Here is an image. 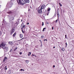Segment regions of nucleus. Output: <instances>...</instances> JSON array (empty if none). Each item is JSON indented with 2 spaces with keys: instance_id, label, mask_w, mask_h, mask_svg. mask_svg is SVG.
Instances as JSON below:
<instances>
[{
  "instance_id": "obj_28",
  "label": "nucleus",
  "mask_w": 74,
  "mask_h": 74,
  "mask_svg": "<svg viewBox=\"0 0 74 74\" xmlns=\"http://www.w3.org/2000/svg\"><path fill=\"white\" fill-rule=\"evenodd\" d=\"M32 56H35V57H37V56H35V55L34 54H32Z\"/></svg>"
},
{
  "instance_id": "obj_36",
  "label": "nucleus",
  "mask_w": 74,
  "mask_h": 74,
  "mask_svg": "<svg viewBox=\"0 0 74 74\" xmlns=\"http://www.w3.org/2000/svg\"><path fill=\"white\" fill-rule=\"evenodd\" d=\"M21 29H22V30H23V27H21Z\"/></svg>"
},
{
  "instance_id": "obj_5",
  "label": "nucleus",
  "mask_w": 74,
  "mask_h": 74,
  "mask_svg": "<svg viewBox=\"0 0 74 74\" xmlns=\"http://www.w3.org/2000/svg\"><path fill=\"white\" fill-rule=\"evenodd\" d=\"M7 58L6 57H5L3 60V62H4L7 61Z\"/></svg>"
},
{
  "instance_id": "obj_44",
  "label": "nucleus",
  "mask_w": 74,
  "mask_h": 74,
  "mask_svg": "<svg viewBox=\"0 0 74 74\" xmlns=\"http://www.w3.org/2000/svg\"><path fill=\"white\" fill-rule=\"evenodd\" d=\"M47 24H49V23L47 22Z\"/></svg>"
},
{
  "instance_id": "obj_47",
  "label": "nucleus",
  "mask_w": 74,
  "mask_h": 74,
  "mask_svg": "<svg viewBox=\"0 0 74 74\" xmlns=\"http://www.w3.org/2000/svg\"><path fill=\"white\" fill-rule=\"evenodd\" d=\"M45 41H47V39H45Z\"/></svg>"
},
{
  "instance_id": "obj_3",
  "label": "nucleus",
  "mask_w": 74,
  "mask_h": 74,
  "mask_svg": "<svg viewBox=\"0 0 74 74\" xmlns=\"http://www.w3.org/2000/svg\"><path fill=\"white\" fill-rule=\"evenodd\" d=\"M38 13H41L42 12V9L40 8V7H39L38 10Z\"/></svg>"
},
{
  "instance_id": "obj_48",
  "label": "nucleus",
  "mask_w": 74,
  "mask_h": 74,
  "mask_svg": "<svg viewBox=\"0 0 74 74\" xmlns=\"http://www.w3.org/2000/svg\"><path fill=\"white\" fill-rule=\"evenodd\" d=\"M23 71H25V70H23Z\"/></svg>"
},
{
  "instance_id": "obj_40",
  "label": "nucleus",
  "mask_w": 74,
  "mask_h": 74,
  "mask_svg": "<svg viewBox=\"0 0 74 74\" xmlns=\"http://www.w3.org/2000/svg\"><path fill=\"white\" fill-rule=\"evenodd\" d=\"M30 11V9H29L28 10V11Z\"/></svg>"
},
{
  "instance_id": "obj_12",
  "label": "nucleus",
  "mask_w": 74,
  "mask_h": 74,
  "mask_svg": "<svg viewBox=\"0 0 74 74\" xmlns=\"http://www.w3.org/2000/svg\"><path fill=\"white\" fill-rule=\"evenodd\" d=\"M13 4V3L12 2H10L9 3V5H12Z\"/></svg>"
},
{
  "instance_id": "obj_10",
  "label": "nucleus",
  "mask_w": 74,
  "mask_h": 74,
  "mask_svg": "<svg viewBox=\"0 0 74 74\" xmlns=\"http://www.w3.org/2000/svg\"><path fill=\"white\" fill-rule=\"evenodd\" d=\"M19 36L20 37V38H22L23 37V35L21 34H19Z\"/></svg>"
},
{
  "instance_id": "obj_16",
  "label": "nucleus",
  "mask_w": 74,
  "mask_h": 74,
  "mask_svg": "<svg viewBox=\"0 0 74 74\" xmlns=\"http://www.w3.org/2000/svg\"><path fill=\"white\" fill-rule=\"evenodd\" d=\"M50 10H51V8H48V9H47L48 11H49Z\"/></svg>"
},
{
  "instance_id": "obj_35",
  "label": "nucleus",
  "mask_w": 74,
  "mask_h": 74,
  "mask_svg": "<svg viewBox=\"0 0 74 74\" xmlns=\"http://www.w3.org/2000/svg\"><path fill=\"white\" fill-rule=\"evenodd\" d=\"M67 36V35H65V38H66V37Z\"/></svg>"
},
{
  "instance_id": "obj_15",
  "label": "nucleus",
  "mask_w": 74,
  "mask_h": 74,
  "mask_svg": "<svg viewBox=\"0 0 74 74\" xmlns=\"http://www.w3.org/2000/svg\"><path fill=\"white\" fill-rule=\"evenodd\" d=\"M9 43L10 44V45H12V42H9Z\"/></svg>"
},
{
  "instance_id": "obj_33",
  "label": "nucleus",
  "mask_w": 74,
  "mask_h": 74,
  "mask_svg": "<svg viewBox=\"0 0 74 74\" xmlns=\"http://www.w3.org/2000/svg\"><path fill=\"white\" fill-rule=\"evenodd\" d=\"M27 46H28V44H26V45H25V47H27Z\"/></svg>"
},
{
  "instance_id": "obj_6",
  "label": "nucleus",
  "mask_w": 74,
  "mask_h": 74,
  "mask_svg": "<svg viewBox=\"0 0 74 74\" xmlns=\"http://www.w3.org/2000/svg\"><path fill=\"white\" fill-rule=\"evenodd\" d=\"M45 5L43 4L40 8H41L42 10L43 9H44V7H45Z\"/></svg>"
},
{
  "instance_id": "obj_46",
  "label": "nucleus",
  "mask_w": 74,
  "mask_h": 74,
  "mask_svg": "<svg viewBox=\"0 0 74 74\" xmlns=\"http://www.w3.org/2000/svg\"><path fill=\"white\" fill-rule=\"evenodd\" d=\"M47 15H48V13H47Z\"/></svg>"
},
{
  "instance_id": "obj_13",
  "label": "nucleus",
  "mask_w": 74,
  "mask_h": 74,
  "mask_svg": "<svg viewBox=\"0 0 74 74\" xmlns=\"http://www.w3.org/2000/svg\"><path fill=\"white\" fill-rule=\"evenodd\" d=\"M31 52H29V54L28 55V56H29V55H31Z\"/></svg>"
},
{
  "instance_id": "obj_9",
  "label": "nucleus",
  "mask_w": 74,
  "mask_h": 74,
  "mask_svg": "<svg viewBox=\"0 0 74 74\" xmlns=\"http://www.w3.org/2000/svg\"><path fill=\"white\" fill-rule=\"evenodd\" d=\"M17 1L18 3V4H19L20 2H21L22 1V0H16Z\"/></svg>"
},
{
  "instance_id": "obj_11",
  "label": "nucleus",
  "mask_w": 74,
  "mask_h": 74,
  "mask_svg": "<svg viewBox=\"0 0 74 74\" xmlns=\"http://www.w3.org/2000/svg\"><path fill=\"white\" fill-rule=\"evenodd\" d=\"M57 14L58 18H59V17L60 16V15L59 14V12H57Z\"/></svg>"
},
{
  "instance_id": "obj_30",
  "label": "nucleus",
  "mask_w": 74,
  "mask_h": 74,
  "mask_svg": "<svg viewBox=\"0 0 74 74\" xmlns=\"http://www.w3.org/2000/svg\"><path fill=\"white\" fill-rule=\"evenodd\" d=\"M25 27V25H24L22 27L23 28H24V27Z\"/></svg>"
},
{
  "instance_id": "obj_20",
  "label": "nucleus",
  "mask_w": 74,
  "mask_h": 74,
  "mask_svg": "<svg viewBox=\"0 0 74 74\" xmlns=\"http://www.w3.org/2000/svg\"><path fill=\"white\" fill-rule=\"evenodd\" d=\"M62 51H64V48H62Z\"/></svg>"
},
{
  "instance_id": "obj_21",
  "label": "nucleus",
  "mask_w": 74,
  "mask_h": 74,
  "mask_svg": "<svg viewBox=\"0 0 74 74\" xmlns=\"http://www.w3.org/2000/svg\"><path fill=\"white\" fill-rule=\"evenodd\" d=\"M8 14H11V13H12V12L11 11L9 12H8Z\"/></svg>"
},
{
  "instance_id": "obj_1",
  "label": "nucleus",
  "mask_w": 74,
  "mask_h": 74,
  "mask_svg": "<svg viewBox=\"0 0 74 74\" xmlns=\"http://www.w3.org/2000/svg\"><path fill=\"white\" fill-rule=\"evenodd\" d=\"M30 1L29 0H21V1L19 3L21 5H24L25 3H29Z\"/></svg>"
},
{
  "instance_id": "obj_8",
  "label": "nucleus",
  "mask_w": 74,
  "mask_h": 74,
  "mask_svg": "<svg viewBox=\"0 0 74 74\" xmlns=\"http://www.w3.org/2000/svg\"><path fill=\"white\" fill-rule=\"evenodd\" d=\"M16 32L12 36L13 37H15V35H16Z\"/></svg>"
},
{
  "instance_id": "obj_2",
  "label": "nucleus",
  "mask_w": 74,
  "mask_h": 74,
  "mask_svg": "<svg viewBox=\"0 0 74 74\" xmlns=\"http://www.w3.org/2000/svg\"><path fill=\"white\" fill-rule=\"evenodd\" d=\"M6 45V44L4 42H2L1 44L0 45V47H5Z\"/></svg>"
},
{
  "instance_id": "obj_4",
  "label": "nucleus",
  "mask_w": 74,
  "mask_h": 74,
  "mask_svg": "<svg viewBox=\"0 0 74 74\" xmlns=\"http://www.w3.org/2000/svg\"><path fill=\"white\" fill-rule=\"evenodd\" d=\"M15 32V29L14 28H12L10 31V34H12Z\"/></svg>"
},
{
  "instance_id": "obj_49",
  "label": "nucleus",
  "mask_w": 74,
  "mask_h": 74,
  "mask_svg": "<svg viewBox=\"0 0 74 74\" xmlns=\"http://www.w3.org/2000/svg\"><path fill=\"white\" fill-rule=\"evenodd\" d=\"M3 69H2L1 70H3Z\"/></svg>"
},
{
  "instance_id": "obj_32",
  "label": "nucleus",
  "mask_w": 74,
  "mask_h": 74,
  "mask_svg": "<svg viewBox=\"0 0 74 74\" xmlns=\"http://www.w3.org/2000/svg\"><path fill=\"white\" fill-rule=\"evenodd\" d=\"M23 39H25V38H23L22 39H21V40H23Z\"/></svg>"
},
{
  "instance_id": "obj_50",
  "label": "nucleus",
  "mask_w": 74,
  "mask_h": 74,
  "mask_svg": "<svg viewBox=\"0 0 74 74\" xmlns=\"http://www.w3.org/2000/svg\"><path fill=\"white\" fill-rule=\"evenodd\" d=\"M44 41H45V39L44 40Z\"/></svg>"
},
{
  "instance_id": "obj_37",
  "label": "nucleus",
  "mask_w": 74,
  "mask_h": 74,
  "mask_svg": "<svg viewBox=\"0 0 74 74\" xmlns=\"http://www.w3.org/2000/svg\"><path fill=\"white\" fill-rule=\"evenodd\" d=\"M27 25H29V23H27Z\"/></svg>"
},
{
  "instance_id": "obj_19",
  "label": "nucleus",
  "mask_w": 74,
  "mask_h": 74,
  "mask_svg": "<svg viewBox=\"0 0 74 74\" xmlns=\"http://www.w3.org/2000/svg\"><path fill=\"white\" fill-rule=\"evenodd\" d=\"M16 49H17V47H16L14 49V51H15Z\"/></svg>"
},
{
  "instance_id": "obj_51",
  "label": "nucleus",
  "mask_w": 74,
  "mask_h": 74,
  "mask_svg": "<svg viewBox=\"0 0 74 74\" xmlns=\"http://www.w3.org/2000/svg\"><path fill=\"white\" fill-rule=\"evenodd\" d=\"M48 13H49V12H47Z\"/></svg>"
},
{
  "instance_id": "obj_7",
  "label": "nucleus",
  "mask_w": 74,
  "mask_h": 74,
  "mask_svg": "<svg viewBox=\"0 0 74 74\" xmlns=\"http://www.w3.org/2000/svg\"><path fill=\"white\" fill-rule=\"evenodd\" d=\"M1 47L3 49H8V47H3L2 46Z\"/></svg>"
},
{
  "instance_id": "obj_39",
  "label": "nucleus",
  "mask_w": 74,
  "mask_h": 74,
  "mask_svg": "<svg viewBox=\"0 0 74 74\" xmlns=\"http://www.w3.org/2000/svg\"><path fill=\"white\" fill-rule=\"evenodd\" d=\"M53 67H55V65H53Z\"/></svg>"
},
{
  "instance_id": "obj_27",
  "label": "nucleus",
  "mask_w": 74,
  "mask_h": 74,
  "mask_svg": "<svg viewBox=\"0 0 74 74\" xmlns=\"http://www.w3.org/2000/svg\"><path fill=\"white\" fill-rule=\"evenodd\" d=\"M21 31L23 33H25V32L23 31V29H22Z\"/></svg>"
},
{
  "instance_id": "obj_52",
  "label": "nucleus",
  "mask_w": 74,
  "mask_h": 74,
  "mask_svg": "<svg viewBox=\"0 0 74 74\" xmlns=\"http://www.w3.org/2000/svg\"><path fill=\"white\" fill-rule=\"evenodd\" d=\"M12 20H14V18H13V19H12Z\"/></svg>"
},
{
  "instance_id": "obj_22",
  "label": "nucleus",
  "mask_w": 74,
  "mask_h": 74,
  "mask_svg": "<svg viewBox=\"0 0 74 74\" xmlns=\"http://www.w3.org/2000/svg\"><path fill=\"white\" fill-rule=\"evenodd\" d=\"M59 5H60V6L61 7L62 6V4H61V3H59Z\"/></svg>"
},
{
  "instance_id": "obj_25",
  "label": "nucleus",
  "mask_w": 74,
  "mask_h": 74,
  "mask_svg": "<svg viewBox=\"0 0 74 74\" xmlns=\"http://www.w3.org/2000/svg\"><path fill=\"white\" fill-rule=\"evenodd\" d=\"M26 63H29V61L28 60H26Z\"/></svg>"
},
{
  "instance_id": "obj_45",
  "label": "nucleus",
  "mask_w": 74,
  "mask_h": 74,
  "mask_svg": "<svg viewBox=\"0 0 74 74\" xmlns=\"http://www.w3.org/2000/svg\"><path fill=\"white\" fill-rule=\"evenodd\" d=\"M22 21H23V19H21V22H22Z\"/></svg>"
},
{
  "instance_id": "obj_41",
  "label": "nucleus",
  "mask_w": 74,
  "mask_h": 74,
  "mask_svg": "<svg viewBox=\"0 0 74 74\" xmlns=\"http://www.w3.org/2000/svg\"><path fill=\"white\" fill-rule=\"evenodd\" d=\"M52 29H53V26L52 27Z\"/></svg>"
},
{
  "instance_id": "obj_23",
  "label": "nucleus",
  "mask_w": 74,
  "mask_h": 74,
  "mask_svg": "<svg viewBox=\"0 0 74 74\" xmlns=\"http://www.w3.org/2000/svg\"><path fill=\"white\" fill-rule=\"evenodd\" d=\"M19 55H22V52H19Z\"/></svg>"
},
{
  "instance_id": "obj_24",
  "label": "nucleus",
  "mask_w": 74,
  "mask_h": 74,
  "mask_svg": "<svg viewBox=\"0 0 74 74\" xmlns=\"http://www.w3.org/2000/svg\"><path fill=\"white\" fill-rule=\"evenodd\" d=\"M2 34V32L0 31V36H1Z\"/></svg>"
},
{
  "instance_id": "obj_43",
  "label": "nucleus",
  "mask_w": 74,
  "mask_h": 74,
  "mask_svg": "<svg viewBox=\"0 0 74 74\" xmlns=\"http://www.w3.org/2000/svg\"><path fill=\"white\" fill-rule=\"evenodd\" d=\"M53 48H55V47H53Z\"/></svg>"
},
{
  "instance_id": "obj_38",
  "label": "nucleus",
  "mask_w": 74,
  "mask_h": 74,
  "mask_svg": "<svg viewBox=\"0 0 74 74\" xmlns=\"http://www.w3.org/2000/svg\"><path fill=\"white\" fill-rule=\"evenodd\" d=\"M23 23H22V25H21V26H23Z\"/></svg>"
},
{
  "instance_id": "obj_29",
  "label": "nucleus",
  "mask_w": 74,
  "mask_h": 74,
  "mask_svg": "<svg viewBox=\"0 0 74 74\" xmlns=\"http://www.w3.org/2000/svg\"><path fill=\"white\" fill-rule=\"evenodd\" d=\"M42 26H44V22H42Z\"/></svg>"
},
{
  "instance_id": "obj_17",
  "label": "nucleus",
  "mask_w": 74,
  "mask_h": 74,
  "mask_svg": "<svg viewBox=\"0 0 74 74\" xmlns=\"http://www.w3.org/2000/svg\"><path fill=\"white\" fill-rule=\"evenodd\" d=\"M58 20L57 19L56 21H55L54 22H55L56 23H57V22H58Z\"/></svg>"
},
{
  "instance_id": "obj_34",
  "label": "nucleus",
  "mask_w": 74,
  "mask_h": 74,
  "mask_svg": "<svg viewBox=\"0 0 74 74\" xmlns=\"http://www.w3.org/2000/svg\"><path fill=\"white\" fill-rule=\"evenodd\" d=\"M39 41H40L41 43H42V42H41V40H40Z\"/></svg>"
},
{
  "instance_id": "obj_14",
  "label": "nucleus",
  "mask_w": 74,
  "mask_h": 74,
  "mask_svg": "<svg viewBox=\"0 0 74 74\" xmlns=\"http://www.w3.org/2000/svg\"><path fill=\"white\" fill-rule=\"evenodd\" d=\"M7 70V66H5V70Z\"/></svg>"
},
{
  "instance_id": "obj_18",
  "label": "nucleus",
  "mask_w": 74,
  "mask_h": 74,
  "mask_svg": "<svg viewBox=\"0 0 74 74\" xmlns=\"http://www.w3.org/2000/svg\"><path fill=\"white\" fill-rule=\"evenodd\" d=\"M45 29H46V28H44L43 29V30L42 31V32H44V30H45Z\"/></svg>"
},
{
  "instance_id": "obj_26",
  "label": "nucleus",
  "mask_w": 74,
  "mask_h": 74,
  "mask_svg": "<svg viewBox=\"0 0 74 74\" xmlns=\"http://www.w3.org/2000/svg\"><path fill=\"white\" fill-rule=\"evenodd\" d=\"M44 36L43 35H42L41 37V38H44Z\"/></svg>"
},
{
  "instance_id": "obj_42",
  "label": "nucleus",
  "mask_w": 74,
  "mask_h": 74,
  "mask_svg": "<svg viewBox=\"0 0 74 74\" xmlns=\"http://www.w3.org/2000/svg\"><path fill=\"white\" fill-rule=\"evenodd\" d=\"M23 70V69H21V71H22Z\"/></svg>"
},
{
  "instance_id": "obj_31",
  "label": "nucleus",
  "mask_w": 74,
  "mask_h": 74,
  "mask_svg": "<svg viewBox=\"0 0 74 74\" xmlns=\"http://www.w3.org/2000/svg\"><path fill=\"white\" fill-rule=\"evenodd\" d=\"M65 44L66 45V47H67V42H66L65 43Z\"/></svg>"
}]
</instances>
